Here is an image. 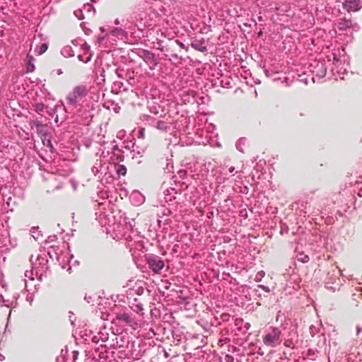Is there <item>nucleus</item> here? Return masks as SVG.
I'll return each instance as SVG.
<instances>
[{"label":"nucleus","mask_w":362,"mask_h":362,"mask_svg":"<svg viewBox=\"0 0 362 362\" xmlns=\"http://www.w3.org/2000/svg\"><path fill=\"white\" fill-rule=\"evenodd\" d=\"M329 1L325 6V12H318V49L320 45L322 47L321 51L318 52V78L325 76L329 68L334 72L342 61L339 50H330L333 45L332 40L337 33L333 18L339 16L341 11L339 4L334 0ZM342 57L344 64L346 56L343 55Z\"/></svg>","instance_id":"1"},{"label":"nucleus","mask_w":362,"mask_h":362,"mask_svg":"<svg viewBox=\"0 0 362 362\" xmlns=\"http://www.w3.org/2000/svg\"><path fill=\"white\" fill-rule=\"evenodd\" d=\"M333 200L322 199L320 209L318 210V216H320V220L327 226L332 225L338 220L339 217L343 216L344 214L341 211L335 210Z\"/></svg>","instance_id":"2"},{"label":"nucleus","mask_w":362,"mask_h":362,"mask_svg":"<svg viewBox=\"0 0 362 362\" xmlns=\"http://www.w3.org/2000/svg\"><path fill=\"white\" fill-rule=\"evenodd\" d=\"M143 316H139L136 313L131 311V309L125 308L123 310L116 313L114 321L115 323L122 326H129L134 329H137L141 322Z\"/></svg>","instance_id":"3"},{"label":"nucleus","mask_w":362,"mask_h":362,"mask_svg":"<svg viewBox=\"0 0 362 362\" xmlns=\"http://www.w3.org/2000/svg\"><path fill=\"white\" fill-rule=\"evenodd\" d=\"M87 90L84 86H77L66 96V102L69 105L76 107L78 103L86 96Z\"/></svg>","instance_id":"4"},{"label":"nucleus","mask_w":362,"mask_h":362,"mask_svg":"<svg viewBox=\"0 0 362 362\" xmlns=\"http://www.w3.org/2000/svg\"><path fill=\"white\" fill-rule=\"evenodd\" d=\"M351 25V21L347 20L345 18H340L337 25L339 31V36H344V38L341 37L340 40L346 42V43L352 42L354 39L352 33L350 32Z\"/></svg>","instance_id":"5"},{"label":"nucleus","mask_w":362,"mask_h":362,"mask_svg":"<svg viewBox=\"0 0 362 362\" xmlns=\"http://www.w3.org/2000/svg\"><path fill=\"white\" fill-rule=\"evenodd\" d=\"M341 271L337 267L333 271V274L330 275L328 272L329 276L325 281V286L327 289L330 290L332 292L339 290L341 284L338 278V276L341 274Z\"/></svg>","instance_id":"6"},{"label":"nucleus","mask_w":362,"mask_h":362,"mask_svg":"<svg viewBox=\"0 0 362 362\" xmlns=\"http://www.w3.org/2000/svg\"><path fill=\"white\" fill-rule=\"evenodd\" d=\"M146 263L154 273L160 274L165 266L161 258L155 255H149L146 257Z\"/></svg>","instance_id":"7"},{"label":"nucleus","mask_w":362,"mask_h":362,"mask_svg":"<svg viewBox=\"0 0 362 362\" xmlns=\"http://www.w3.org/2000/svg\"><path fill=\"white\" fill-rule=\"evenodd\" d=\"M318 232L320 233V239L318 240V247H321L322 248L325 249L326 250L332 251L333 250V245H332V240L329 238V235L328 233L329 230H324L323 228H320L321 226L320 223H318Z\"/></svg>","instance_id":"8"},{"label":"nucleus","mask_w":362,"mask_h":362,"mask_svg":"<svg viewBox=\"0 0 362 362\" xmlns=\"http://www.w3.org/2000/svg\"><path fill=\"white\" fill-rule=\"evenodd\" d=\"M281 333V330L279 328L272 327V331L264 337V344L267 346H274L279 343Z\"/></svg>","instance_id":"9"},{"label":"nucleus","mask_w":362,"mask_h":362,"mask_svg":"<svg viewBox=\"0 0 362 362\" xmlns=\"http://www.w3.org/2000/svg\"><path fill=\"white\" fill-rule=\"evenodd\" d=\"M139 56L147 63L151 69H154L158 64L157 56L147 49H141L139 53Z\"/></svg>","instance_id":"10"},{"label":"nucleus","mask_w":362,"mask_h":362,"mask_svg":"<svg viewBox=\"0 0 362 362\" xmlns=\"http://www.w3.org/2000/svg\"><path fill=\"white\" fill-rule=\"evenodd\" d=\"M128 298L129 300V308L128 309H131V311L133 313H136L139 316H144V308H143V304L140 302V300L136 298H134L133 300L131 301L132 297L128 296Z\"/></svg>","instance_id":"11"},{"label":"nucleus","mask_w":362,"mask_h":362,"mask_svg":"<svg viewBox=\"0 0 362 362\" xmlns=\"http://www.w3.org/2000/svg\"><path fill=\"white\" fill-rule=\"evenodd\" d=\"M327 329H328V330L332 329L334 331V329L332 325H327V327H325L321 322L318 324L317 331H318V334H320V335H318V342H320V341L322 340L325 344H327V342L328 341L329 345L330 344L329 335H328V338L326 337V330Z\"/></svg>","instance_id":"12"},{"label":"nucleus","mask_w":362,"mask_h":362,"mask_svg":"<svg viewBox=\"0 0 362 362\" xmlns=\"http://www.w3.org/2000/svg\"><path fill=\"white\" fill-rule=\"evenodd\" d=\"M162 188L163 189V198L165 202H172L175 199L177 190L175 187H165L163 184Z\"/></svg>","instance_id":"13"},{"label":"nucleus","mask_w":362,"mask_h":362,"mask_svg":"<svg viewBox=\"0 0 362 362\" xmlns=\"http://www.w3.org/2000/svg\"><path fill=\"white\" fill-rule=\"evenodd\" d=\"M30 125L32 128L34 127L36 129V132L37 134L40 135L42 138L45 136H48V134L47 133L46 127L42 124V122L37 119H33L30 122Z\"/></svg>","instance_id":"14"},{"label":"nucleus","mask_w":362,"mask_h":362,"mask_svg":"<svg viewBox=\"0 0 362 362\" xmlns=\"http://www.w3.org/2000/svg\"><path fill=\"white\" fill-rule=\"evenodd\" d=\"M59 247L50 246L47 251V255L52 260L56 259L62 269H65V266L60 262L62 255L58 252Z\"/></svg>","instance_id":"15"},{"label":"nucleus","mask_w":362,"mask_h":362,"mask_svg":"<svg viewBox=\"0 0 362 362\" xmlns=\"http://www.w3.org/2000/svg\"><path fill=\"white\" fill-rule=\"evenodd\" d=\"M191 46L194 49L202 52H205L207 51L206 41L204 37L193 39L191 42Z\"/></svg>","instance_id":"16"},{"label":"nucleus","mask_w":362,"mask_h":362,"mask_svg":"<svg viewBox=\"0 0 362 362\" xmlns=\"http://www.w3.org/2000/svg\"><path fill=\"white\" fill-rule=\"evenodd\" d=\"M112 35L118 40H126L128 37V35L127 33V30H124L122 26L116 27L111 30L108 36Z\"/></svg>","instance_id":"17"},{"label":"nucleus","mask_w":362,"mask_h":362,"mask_svg":"<svg viewBox=\"0 0 362 362\" xmlns=\"http://www.w3.org/2000/svg\"><path fill=\"white\" fill-rule=\"evenodd\" d=\"M342 7L348 12L357 11L360 9L358 0H346L342 3Z\"/></svg>","instance_id":"18"},{"label":"nucleus","mask_w":362,"mask_h":362,"mask_svg":"<svg viewBox=\"0 0 362 362\" xmlns=\"http://www.w3.org/2000/svg\"><path fill=\"white\" fill-rule=\"evenodd\" d=\"M121 25L124 30H127V33L128 35H132L134 33L136 24L134 22L122 19Z\"/></svg>","instance_id":"19"},{"label":"nucleus","mask_w":362,"mask_h":362,"mask_svg":"<svg viewBox=\"0 0 362 362\" xmlns=\"http://www.w3.org/2000/svg\"><path fill=\"white\" fill-rule=\"evenodd\" d=\"M130 200L134 205H140L144 202V197L138 191H134L130 195Z\"/></svg>","instance_id":"20"},{"label":"nucleus","mask_w":362,"mask_h":362,"mask_svg":"<svg viewBox=\"0 0 362 362\" xmlns=\"http://www.w3.org/2000/svg\"><path fill=\"white\" fill-rule=\"evenodd\" d=\"M115 339H116V342H117V346L118 348L129 349V337H125L124 336H117ZM130 346H131V348L133 346L132 344H130Z\"/></svg>","instance_id":"21"},{"label":"nucleus","mask_w":362,"mask_h":362,"mask_svg":"<svg viewBox=\"0 0 362 362\" xmlns=\"http://www.w3.org/2000/svg\"><path fill=\"white\" fill-rule=\"evenodd\" d=\"M298 81L303 83L305 85H309L310 83L313 85L315 83V78L313 74H311L310 75H308L306 74L300 75Z\"/></svg>","instance_id":"22"},{"label":"nucleus","mask_w":362,"mask_h":362,"mask_svg":"<svg viewBox=\"0 0 362 362\" xmlns=\"http://www.w3.org/2000/svg\"><path fill=\"white\" fill-rule=\"evenodd\" d=\"M109 334L106 332L105 329L103 331H100L97 336L93 337V341L98 344L99 341L102 342H106L108 340Z\"/></svg>","instance_id":"23"},{"label":"nucleus","mask_w":362,"mask_h":362,"mask_svg":"<svg viewBox=\"0 0 362 362\" xmlns=\"http://www.w3.org/2000/svg\"><path fill=\"white\" fill-rule=\"evenodd\" d=\"M112 91L119 93L122 91L127 92L129 90V87L125 86L122 81H115L112 85Z\"/></svg>","instance_id":"24"},{"label":"nucleus","mask_w":362,"mask_h":362,"mask_svg":"<svg viewBox=\"0 0 362 362\" xmlns=\"http://www.w3.org/2000/svg\"><path fill=\"white\" fill-rule=\"evenodd\" d=\"M172 336L174 340V342L176 344H179L181 343L182 340L185 338L182 332H181L179 329H175L172 332Z\"/></svg>","instance_id":"25"},{"label":"nucleus","mask_w":362,"mask_h":362,"mask_svg":"<svg viewBox=\"0 0 362 362\" xmlns=\"http://www.w3.org/2000/svg\"><path fill=\"white\" fill-rule=\"evenodd\" d=\"M35 62V58L30 55H27V65H26V72L27 73H31L33 72L35 69V66L34 64Z\"/></svg>","instance_id":"26"},{"label":"nucleus","mask_w":362,"mask_h":362,"mask_svg":"<svg viewBox=\"0 0 362 362\" xmlns=\"http://www.w3.org/2000/svg\"><path fill=\"white\" fill-rule=\"evenodd\" d=\"M315 351L311 349H309L300 362H308V361H315Z\"/></svg>","instance_id":"27"},{"label":"nucleus","mask_w":362,"mask_h":362,"mask_svg":"<svg viewBox=\"0 0 362 362\" xmlns=\"http://www.w3.org/2000/svg\"><path fill=\"white\" fill-rule=\"evenodd\" d=\"M122 152L121 149L119 148L117 145H115L112 148V153L113 155V157L117 156V158H112L113 161H122L123 160V156L120 153Z\"/></svg>","instance_id":"28"},{"label":"nucleus","mask_w":362,"mask_h":362,"mask_svg":"<svg viewBox=\"0 0 362 362\" xmlns=\"http://www.w3.org/2000/svg\"><path fill=\"white\" fill-rule=\"evenodd\" d=\"M156 128L163 132H168L170 129V123L163 120H157Z\"/></svg>","instance_id":"29"},{"label":"nucleus","mask_w":362,"mask_h":362,"mask_svg":"<svg viewBox=\"0 0 362 362\" xmlns=\"http://www.w3.org/2000/svg\"><path fill=\"white\" fill-rule=\"evenodd\" d=\"M61 54L64 57H71L74 56V52L72 47L69 45L64 46L61 50Z\"/></svg>","instance_id":"30"},{"label":"nucleus","mask_w":362,"mask_h":362,"mask_svg":"<svg viewBox=\"0 0 362 362\" xmlns=\"http://www.w3.org/2000/svg\"><path fill=\"white\" fill-rule=\"evenodd\" d=\"M42 141L43 145L46 147H47L49 149L51 153H53L56 152V150L52 144V141L50 140L49 135H48V136H45V137L42 138Z\"/></svg>","instance_id":"31"},{"label":"nucleus","mask_w":362,"mask_h":362,"mask_svg":"<svg viewBox=\"0 0 362 362\" xmlns=\"http://www.w3.org/2000/svg\"><path fill=\"white\" fill-rule=\"evenodd\" d=\"M103 168V163L101 159L96 160L94 165L91 168L92 173L94 174V175H97Z\"/></svg>","instance_id":"32"},{"label":"nucleus","mask_w":362,"mask_h":362,"mask_svg":"<svg viewBox=\"0 0 362 362\" xmlns=\"http://www.w3.org/2000/svg\"><path fill=\"white\" fill-rule=\"evenodd\" d=\"M115 170L116 171L118 176L125 175L127 173V168L124 165L115 164Z\"/></svg>","instance_id":"33"},{"label":"nucleus","mask_w":362,"mask_h":362,"mask_svg":"<svg viewBox=\"0 0 362 362\" xmlns=\"http://www.w3.org/2000/svg\"><path fill=\"white\" fill-rule=\"evenodd\" d=\"M247 144V139L245 138H240L235 143V147L236 148L243 153L244 152V146L246 145Z\"/></svg>","instance_id":"34"},{"label":"nucleus","mask_w":362,"mask_h":362,"mask_svg":"<svg viewBox=\"0 0 362 362\" xmlns=\"http://www.w3.org/2000/svg\"><path fill=\"white\" fill-rule=\"evenodd\" d=\"M143 120L148 123L149 125L156 127L157 120L150 115H144Z\"/></svg>","instance_id":"35"},{"label":"nucleus","mask_w":362,"mask_h":362,"mask_svg":"<svg viewBox=\"0 0 362 362\" xmlns=\"http://www.w3.org/2000/svg\"><path fill=\"white\" fill-rule=\"evenodd\" d=\"M115 180V177L113 175H112L110 173H105L103 175V178L101 179V182L111 184Z\"/></svg>","instance_id":"36"},{"label":"nucleus","mask_w":362,"mask_h":362,"mask_svg":"<svg viewBox=\"0 0 362 362\" xmlns=\"http://www.w3.org/2000/svg\"><path fill=\"white\" fill-rule=\"evenodd\" d=\"M48 49V45L47 43H42L40 46L36 48V52L38 55H42L44 54Z\"/></svg>","instance_id":"37"},{"label":"nucleus","mask_w":362,"mask_h":362,"mask_svg":"<svg viewBox=\"0 0 362 362\" xmlns=\"http://www.w3.org/2000/svg\"><path fill=\"white\" fill-rule=\"evenodd\" d=\"M67 259H68V257L62 255L60 262L62 263V264H64L65 266V269H66L67 272H69L70 273L71 267L69 264L70 261Z\"/></svg>","instance_id":"38"},{"label":"nucleus","mask_w":362,"mask_h":362,"mask_svg":"<svg viewBox=\"0 0 362 362\" xmlns=\"http://www.w3.org/2000/svg\"><path fill=\"white\" fill-rule=\"evenodd\" d=\"M37 261L38 262V264L42 267V268H44L48 260L46 259V256L43 257L42 255H40L37 257Z\"/></svg>","instance_id":"39"},{"label":"nucleus","mask_w":362,"mask_h":362,"mask_svg":"<svg viewBox=\"0 0 362 362\" xmlns=\"http://www.w3.org/2000/svg\"><path fill=\"white\" fill-rule=\"evenodd\" d=\"M107 348V344H100V346L95 348V352H98V357L100 358H103L106 357V355L103 354V351H100V349H106Z\"/></svg>","instance_id":"40"},{"label":"nucleus","mask_w":362,"mask_h":362,"mask_svg":"<svg viewBox=\"0 0 362 362\" xmlns=\"http://www.w3.org/2000/svg\"><path fill=\"white\" fill-rule=\"evenodd\" d=\"M45 108V105L42 103H37L35 105V111L38 114H40L41 112H42L44 111Z\"/></svg>","instance_id":"41"},{"label":"nucleus","mask_w":362,"mask_h":362,"mask_svg":"<svg viewBox=\"0 0 362 362\" xmlns=\"http://www.w3.org/2000/svg\"><path fill=\"white\" fill-rule=\"evenodd\" d=\"M144 289L141 286H139L136 289H130L128 296H132L133 293H136L137 295L141 296L144 293Z\"/></svg>","instance_id":"42"},{"label":"nucleus","mask_w":362,"mask_h":362,"mask_svg":"<svg viewBox=\"0 0 362 362\" xmlns=\"http://www.w3.org/2000/svg\"><path fill=\"white\" fill-rule=\"evenodd\" d=\"M91 58H92V54H89L86 58H84L82 54H78V60L82 62H83L84 64H86V63L89 62L91 60Z\"/></svg>","instance_id":"43"},{"label":"nucleus","mask_w":362,"mask_h":362,"mask_svg":"<svg viewBox=\"0 0 362 362\" xmlns=\"http://www.w3.org/2000/svg\"><path fill=\"white\" fill-rule=\"evenodd\" d=\"M359 30V25L357 23H353L351 21V25H350V32L353 33V32H358Z\"/></svg>","instance_id":"44"},{"label":"nucleus","mask_w":362,"mask_h":362,"mask_svg":"<svg viewBox=\"0 0 362 362\" xmlns=\"http://www.w3.org/2000/svg\"><path fill=\"white\" fill-rule=\"evenodd\" d=\"M298 259L303 263H305L309 261V257L304 254H300Z\"/></svg>","instance_id":"45"},{"label":"nucleus","mask_w":362,"mask_h":362,"mask_svg":"<svg viewBox=\"0 0 362 362\" xmlns=\"http://www.w3.org/2000/svg\"><path fill=\"white\" fill-rule=\"evenodd\" d=\"M166 56L169 57L170 60L178 61L180 59V57H179L178 54L176 53H170L169 55L166 54Z\"/></svg>","instance_id":"46"},{"label":"nucleus","mask_w":362,"mask_h":362,"mask_svg":"<svg viewBox=\"0 0 362 362\" xmlns=\"http://www.w3.org/2000/svg\"><path fill=\"white\" fill-rule=\"evenodd\" d=\"M57 239V235H49L46 239L45 243H50L54 242Z\"/></svg>","instance_id":"47"},{"label":"nucleus","mask_w":362,"mask_h":362,"mask_svg":"<svg viewBox=\"0 0 362 362\" xmlns=\"http://www.w3.org/2000/svg\"><path fill=\"white\" fill-rule=\"evenodd\" d=\"M84 8L87 9L88 11H93V13H95V8L92 4H86L84 5Z\"/></svg>","instance_id":"48"},{"label":"nucleus","mask_w":362,"mask_h":362,"mask_svg":"<svg viewBox=\"0 0 362 362\" xmlns=\"http://www.w3.org/2000/svg\"><path fill=\"white\" fill-rule=\"evenodd\" d=\"M248 192H249V188L247 186L244 185L243 187H240L239 192H240L242 194H247L248 193Z\"/></svg>","instance_id":"49"},{"label":"nucleus","mask_w":362,"mask_h":362,"mask_svg":"<svg viewBox=\"0 0 362 362\" xmlns=\"http://www.w3.org/2000/svg\"><path fill=\"white\" fill-rule=\"evenodd\" d=\"M175 43H176V44H177L180 47H181L182 49H185L186 51H187L188 47H186V46L185 45V44H184L182 42H181V41H180V40H175Z\"/></svg>","instance_id":"50"},{"label":"nucleus","mask_w":362,"mask_h":362,"mask_svg":"<svg viewBox=\"0 0 362 362\" xmlns=\"http://www.w3.org/2000/svg\"><path fill=\"white\" fill-rule=\"evenodd\" d=\"M33 272L32 270H27L25 271V276L30 279V280H33L34 279V277L33 276Z\"/></svg>","instance_id":"51"},{"label":"nucleus","mask_w":362,"mask_h":362,"mask_svg":"<svg viewBox=\"0 0 362 362\" xmlns=\"http://www.w3.org/2000/svg\"><path fill=\"white\" fill-rule=\"evenodd\" d=\"M66 353H67V350H66V349H65V350L62 349V351H61V356H59V357H57V359H56V360H57V362H62V361H60V358H62V361H64V354H66Z\"/></svg>","instance_id":"52"},{"label":"nucleus","mask_w":362,"mask_h":362,"mask_svg":"<svg viewBox=\"0 0 362 362\" xmlns=\"http://www.w3.org/2000/svg\"><path fill=\"white\" fill-rule=\"evenodd\" d=\"M115 73L119 78H123V74H124L123 69H117L115 70Z\"/></svg>","instance_id":"53"},{"label":"nucleus","mask_w":362,"mask_h":362,"mask_svg":"<svg viewBox=\"0 0 362 362\" xmlns=\"http://www.w3.org/2000/svg\"><path fill=\"white\" fill-rule=\"evenodd\" d=\"M160 11V12L165 15V16H168L170 14V11H168V9H166L163 6H161V8L159 9Z\"/></svg>","instance_id":"54"},{"label":"nucleus","mask_w":362,"mask_h":362,"mask_svg":"<svg viewBox=\"0 0 362 362\" xmlns=\"http://www.w3.org/2000/svg\"><path fill=\"white\" fill-rule=\"evenodd\" d=\"M71 354H72V357H73V359H72V362H75L76 360L78 358V351H73L71 352Z\"/></svg>","instance_id":"55"},{"label":"nucleus","mask_w":362,"mask_h":362,"mask_svg":"<svg viewBox=\"0 0 362 362\" xmlns=\"http://www.w3.org/2000/svg\"><path fill=\"white\" fill-rule=\"evenodd\" d=\"M76 16L79 19V20H81V19H83L84 18V16L82 14V11H75L74 12Z\"/></svg>","instance_id":"56"},{"label":"nucleus","mask_w":362,"mask_h":362,"mask_svg":"<svg viewBox=\"0 0 362 362\" xmlns=\"http://www.w3.org/2000/svg\"><path fill=\"white\" fill-rule=\"evenodd\" d=\"M144 134H145V129L144 128H140L139 129V137L144 139Z\"/></svg>","instance_id":"57"},{"label":"nucleus","mask_w":362,"mask_h":362,"mask_svg":"<svg viewBox=\"0 0 362 362\" xmlns=\"http://www.w3.org/2000/svg\"><path fill=\"white\" fill-rule=\"evenodd\" d=\"M310 333L312 337H314L315 334L316 328L314 325H311L309 328Z\"/></svg>","instance_id":"58"},{"label":"nucleus","mask_w":362,"mask_h":362,"mask_svg":"<svg viewBox=\"0 0 362 362\" xmlns=\"http://www.w3.org/2000/svg\"><path fill=\"white\" fill-rule=\"evenodd\" d=\"M258 287L264 290L265 292L269 293L270 291V289L268 286L264 285H258Z\"/></svg>","instance_id":"59"},{"label":"nucleus","mask_w":362,"mask_h":362,"mask_svg":"<svg viewBox=\"0 0 362 362\" xmlns=\"http://www.w3.org/2000/svg\"><path fill=\"white\" fill-rule=\"evenodd\" d=\"M125 226H126V228H128L129 230H132V232H133V225L132 224L131 222H126L125 221Z\"/></svg>","instance_id":"60"},{"label":"nucleus","mask_w":362,"mask_h":362,"mask_svg":"<svg viewBox=\"0 0 362 362\" xmlns=\"http://www.w3.org/2000/svg\"><path fill=\"white\" fill-rule=\"evenodd\" d=\"M150 112L154 115H157L158 113V110L156 107H151L150 108Z\"/></svg>","instance_id":"61"},{"label":"nucleus","mask_w":362,"mask_h":362,"mask_svg":"<svg viewBox=\"0 0 362 362\" xmlns=\"http://www.w3.org/2000/svg\"><path fill=\"white\" fill-rule=\"evenodd\" d=\"M82 48L85 52H86L90 49V46L86 42H84V44L82 45Z\"/></svg>","instance_id":"62"},{"label":"nucleus","mask_w":362,"mask_h":362,"mask_svg":"<svg viewBox=\"0 0 362 362\" xmlns=\"http://www.w3.org/2000/svg\"><path fill=\"white\" fill-rule=\"evenodd\" d=\"M124 236L125 239L127 240V241L131 242L132 240L131 235H129H129L124 234Z\"/></svg>","instance_id":"63"},{"label":"nucleus","mask_w":362,"mask_h":362,"mask_svg":"<svg viewBox=\"0 0 362 362\" xmlns=\"http://www.w3.org/2000/svg\"><path fill=\"white\" fill-rule=\"evenodd\" d=\"M264 73L267 76L269 77L272 76V71H270L269 69H264Z\"/></svg>","instance_id":"64"}]
</instances>
